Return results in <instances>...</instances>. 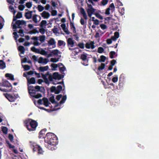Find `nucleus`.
I'll return each mask as SVG.
<instances>
[{
    "label": "nucleus",
    "mask_w": 159,
    "mask_h": 159,
    "mask_svg": "<svg viewBox=\"0 0 159 159\" xmlns=\"http://www.w3.org/2000/svg\"><path fill=\"white\" fill-rule=\"evenodd\" d=\"M39 32H40L42 34H44L45 33V30L43 27L39 29Z\"/></svg>",
    "instance_id": "54"
},
{
    "label": "nucleus",
    "mask_w": 159,
    "mask_h": 159,
    "mask_svg": "<svg viewBox=\"0 0 159 159\" xmlns=\"http://www.w3.org/2000/svg\"><path fill=\"white\" fill-rule=\"evenodd\" d=\"M52 103L53 105L52 106V107L51 108V109L50 110L48 109H46L44 108L43 107H40L39 109H43L44 110H46L48 112H49V111H57L58 109H60V107H57L59 106H60L61 104L64 103L66 100H61V101L59 103H58L57 102L55 101V100H49Z\"/></svg>",
    "instance_id": "3"
},
{
    "label": "nucleus",
    "mask_w": 159,
    "mask_h": 159,
    "mask_svg": "<svg viewBox=\"0 0 159 159\" xmlns=\"http://www.w3.org/2000/svg\"><path fill=\"white\" fill-rule=\"evenodd\" d=\"M104 51V48L102 47H99L98 48V52L99 53H101L103 52Z\"/></svg>",
    "instance_id": "48"
},
{
    "label": "nucleus",
    "mask_w": 159,
    "mask_h": 159,
    "mask_svg": "<svg viewBox=\"0 0 159 159\" xmlns=\"http://www.w3.org/2000/svg\"><path fill=\"white\" fill-rule=\"evenodd\" d=\"M108 0H102L101 2V5L105 6L108 2Z\"/></svg>",
    "instance_id": "47"
},
{
    "label": "nucleus",
    "mask_w": 159,
    "mask_h": 159,
    "mask_svg": "<svg viewBox=\"0 0 159 159\" xmlns=\"http://www.w3.org/2000/svg\"><path fill=\"white\" fill-rule=\"evenodd\" d=\"M49 67L48 66H40L38 69V70L41 72H44L48 70Z\"/></svg>",
    "instance_id": "22"
},
{
    "label": "nucleus",
    "mask_w": 159,
    "mask_h": 159,
    "mask_svg": "<svg viewBox=\"0 0 159 159\" xmlns=\"http://www.w3.org/2000/svg\"><path fill=\"white\" fill-rule=\"evenodd\" d=\"M47 129H42L39 133V135H43L45 134Z\"/></svg>",
    "instance_id": "49"
},
{
    "label": "nucleus",
    "mask_w": 159,
    "mask_h": 159,
    "mask_svg": "<svg viewBox=\"0 0 159 159\" xmlns=\"http://www.w3.org/2000/svg\"><path fill=\"white\" fill-rule=\"evenodd\" d=\"M25 126L30 131H33L35 130L38 126V123L31 119H29L25 121Z\"/></svg>",
    "instance_id": "2"
},
{
    "label": "nucleus",
    "mask_w": 159,
    "mask_h": 159,
    "mask_svg": "<svg viewBox=\"0 0 159 159\" xmlns=\"http://www.w3.org/2000/svg\"><path fill=\"white\" fill-rule=\"evenodd\" d=\"M49 61L47 58H44L42 57L39 58L38 60V62L39 64H47Z\"/></svg>",
    "instance_id": "11"
},
{
    "label": "nucleus",
    "mask_w": 159,
    "mask_h": 159,
    "mask_svg": "<svg viewBox=\"0 0 159 159\" xmlns=\"http://www.w3.org/2000/svg\"><path fill=\"white\" fill-rule=\"evenodd\" d=\"M52 31L53 33L55 34L58 33V28H55V26H54V28L52 29Z\"/></svg>",
    "instance_id": "51"
},
{
    "label": "nucleus",
    "mask_w": 159,
    "mask_h": 159,
    "mask_svg": "<svg viewBox=\"0 0 159 159\" xmlns=\"http://www.w3.org/2000/svg\"><path fill=\"white\" fill-rule=\"evenodd\" d=\"M28 92L31 96L35 98H39L42 96L40 93H37L36 94V91L35 89L29 90Z\"/></svg>",
    "instance_id": "6"
},
{
    "label": "nucleus",
    "mask_w": 159,
    "mask_h": 159,
    "mask_svg": "<svg viewBox=\"0 0 159 159\" xmlns=\"http://www.w3.org/2000/svg\"><path fill=\"white\" fill-rule=\"evenodd\" d=\"M105 67V64L102 63L100 66H99L98 68V70H103Z\"/></svg>",
    "instance_id": "45"
},
{
    "label": "nucleus",
    "mask_w": 159,
    "mask_h": 159,
    "mask_svg": "<svg viewBox=\"0 0 159 159\" xmlns=\"http://www.w3.org/2000/svg\"><path fill=\"white\" fill-rule=\"evenodd\" d=\"M100 27L103 30H105L107 28L106 25L104 24H101L100 25Z\"/></svg>",
    "instance_id": "62"
},
{
    "label": "nucleus",
    "mask_w": 159,
    "mask_h": 159,
    "mask_svg": "<svg viewBox=\"0 0 159 159\" xmlns=\"http://www.w3.org/2000/svg\"><path fill=\"white\" fill-rule=\"evenodd\" d=\"M28 82L29 84H35L36 83L35 79L33 77H31L30 79L28 80Z\"/></svg>",
    "instance_id": "25"
},
{
    "label": "nucleus",
    "mask_w": 159,
    "mask_h": 159,
    "mask_svg": "<svg viewBox=\"0 0 159 159\" xmlns=\"http://www.w3.org/2000/svg\"><path fill=\"white\" fill-rule=\"evenodd\" d=\"M38 39V37L37 36H33L31 38L32 40H34L33 44L35 46H38L41 44V43H39L37 41Z\"/></svg>",
    "instance_id": "12"
},
{
    "label": "nucleus",
    "mask_w": 159,
    "mask_h": 159,
    "mask_svg": "<svg viewBox=\"0 0 159 159\" xmlns=\"http://www.w3.org/2000/svg\"><path fill=\"white\" fill-rule=\"evenodd\" d=\"M37 16H38V15L35 14V15H34L32 17V20L35 23L37 24L38 23V22L37 20Z\"/></svg>",
    "instance_id": "33"
},
{
    "label": "nucleus",
    "mask_w": 159,
    "mask_h": 159,
    "mask_svg": "<svg viewBox=\"0 0 159 159\" xmlns=\"http://www.w3.org/2000/svg\"><path fill=\"white\" fill-rule=\"evenodd\" d=\"M9 8L10 10V11L13 13L14 15L16 12V11L15 10L14 8L12 7L11 6L9 7Z\"/></svg>",
    "instance_id": "58"
},
{
    "label": "nucleus",
    "mask_w": 159,
    "mask_h": 159,
    "mask_svg": "<svg viewBox=\"0 0 159 159\" xmlns=\"http://www.w3.org/2000/svg\"><path fill=\"white\" fill-rule=\"evenodd\" d=\"M49 100H38L36 102V100H34V104L39 108L41 107L39 106L43 104L46 107H52L51 103L48 101Z\"/></svg>",
    "instance_id": "5"
},
{
    "label": "nucleus",
    "mask_w": 159,
    "mask_h": 159,
    "mask_svg": "<svg viewBox=\"0 0 159 159\" xmlns=\"http://www.w3.org/2000/svg\"><path fill=\"white\" fill-rule=\"evenodd\" d=\"M44 141L48 144H52V145H57L58 143L57 136L53 133L51 132L46 134V139Z\"/></svg>",
    "instance_id": "1"
},
{
    "label": "nucleus",
    "mask_w": 159,
    "mask_h": 159,
    "mask_svg": "<svg viewBox=\"0 0 159 159\" xmlns=\"http://www.w3.org/2000/svg\"><path fill=\"white\" fill-rule=\"evenodd\" d=\"M4 96L7 99H9V98H12L13 99V97L12 94H8V93H4Z\"/></svg>",
    "instance_id": "32"
},
{
    "label": "nucleus",
    "mask_w": 159,
    "mask_h": 159,
    "mask_svg": "<svg viewBox=\"0 0 159 159\" xmlns=\"http://www.w3.org/2000/svg\"><path fill=\"white\" fill-rule=\"evenodd\" d=\"M51 61L53 62H56L58 61L59 58H52L51 59Z\"/></svg>",
    "instance_id": "61"
},
{
    "label": "nucleus",
    "mask_w": 159,
    "mask_h": 159,
    "mask_svg": "<svg viewBox=\"0 0 159 159\" xmlns=\"http://www.w3.org/2000/svg\"><path fill=\"white\" fill-rule=\"evenodd\" d=\"M124 80H123L122 79H120L119 80V85L120 86H122L123 84V82Z\"/></svg>",
    "instance_id": "63"
},
{
    "label": "nucleus",
    "mask_w": 159,
    "mask_h": 159,
    "mask_svg": "<svg viewBox=\"0 0 159 159\" xmlns=\"http://www.w3.org/2000/svg\"><path fill=\"white\" fill-rule=\"evenodd\" d=\"M8 138L11 142H12L13 141V136L12 135L10 134H9L8 135Z\"/></svg>",
    "instance_id": "60"
},
{
    "label": "nucleus",
    "mask_w": 159,
    "mask_h": 159,
    "mask_svg": "<svg viewBox=\"0 0 159 159\" xmlns=\"http://www.w3.org/2000/svg\"><path fill=\"white\" fill-rule=\"evenodd\" d=\"M6 143L8 145V146L10 148H13L15 147V146H14L12 145L8 141H6Z\"/></svg>",
    "instance_id": "59"
},
{
    "label": "nucleus",
    "mask_w": 159,
    "mask_h": 159,
    "mask_svg": "<svg viewBox=\"0 0 159 159\" xmlns=\"http://www.w3.org/2000/svg\"><path fill=\"white\" fill-rule=\"evenodd\" d=\"M95 16L98 18L100 19V20H102L103 19V17L98 12H96L94 14Z\"/></svg>",
    "instance_id": "42"
},
{
    "label": "nucleus",
    "mask_w": 159,
    "mask_h": 159,
    "mask_svg": "<svg viewBox=\"0 0 159 159\" xmlns=\"http://www.w3.org/2000/svg\"><path fill=\"white\" fill-rule=\"evenodd\" d=\"M43 151L42 148L39 146V148L38 149V152L39 154H43Z\"/></svg>",
    "instance_id": "53"
},
{
    "label": "nucleus",
    "mask_w": 159,
    "mask_h": 159,
    "mask_svg": "<svg viewBox=\"0 0 159 159\" xmlns=\"http://www.w3.org/2000/svg\"><path fill=\"white\" fill-rule=\"evenodd\" d=\"M115 8V7L114 3H111L109 6V7L106 9L105 14L107 15H110V10L113 12Z\"/></svg>",
    "instance_id": "7"
},
{
    "label": "nucleus",
    "mask_w": 159,
    "mask_h": 159,
    "mask_svg": "<svg viewBox=\"0 0 159 159\" xmlns=\"http://www.w3.org/2000/svg\"><path fill=\"white\" fill-rule=\"evenodd\" d=\"M53 79L55 80H60L64 77L63 75L58 74V72H54L53 74Z\"/></svg>",
    "instance_id": "9"
},
{
    "label": "nucleus",
    "mask_w": 159,
    "mask_h": 159,
    "mask_svg": "<svg viewBox=\"0 0 159 159\" xmlns=\"http://www.w3.org/2000/svg\"><path fill=\"white\" fill-rule=\"evenodd\" d=\"M23 68L25 70H28L30 69V66L27 65H25Z\"/></svg>",
    "instance_id": "56"
},
{
    "label": "nucleus",
    "mask_w": 159,
    "mask_h": 159,
    "mask_svg": "<svg viewBox=\"0 0 159 159\" xmlns=\"http://www.w3.org/2000/svg\"><path fill=\"white\" fill-rule=\"evenodd\" d=\"M116 54V52L113 51H111L109 53L110 57L112 59L114 58V56Z\"/></svg>",
    "instance_id": "46"
},
{
    "label": "nucleus",
    "mask_w": 159,
    "mask_h": 159,
    "mask_svg": "<svg viewBox=\"0 0 159 159\" xmlns=\"http://www.w3.org/2000/svg\"><path fill=\"white\" fill-rule=\"evenodd\" d=\"M16 24H14L12 25V28L13 29H16L17 28H22V26H20L21 20H18L16 21Z\"/></svg>",
    "instance_id": "8"
},
{
    "label": "nucleus",
    "mask_w": 159,
    "mask_h": 159,
    "mask_svg": "<svg viewBox=\"0 0 159 159\" xmlns=\"http://www.w3.org/2000/svg\"><path fill=\"white\" fill-rule=\"evenodd\" d=\"M51 66L53 68V70H56V69L58 65L57 64H52L51 65Z\"/></svg>",
    "instance_id": "55"
},
{
    "label": "nucleus",
    "mask_w": 159,
    "mask_h": 159,
    "mask_svg": "<svg viewBox=\"0 0 159 159\" xmlns=\"http://www.w3.org/2000/svg\"><path fill=\"white\" fill-rule=\"evenodd\" d=\"M39 145H33L32 146V148L33 149V152H34L35 151H38V149L39 148Z\"/></svg>",
    "instance_id": "36"
},
{
    "label": "nucleus",
    "mask_w": 159,
    "mask_h": 159,
    "mask_svg": "<svg viewBox=\"0 0 159 159\" xmlns=\"http://www.w3.org/2000/svg\"><path fill=\"white\" fill-rule=\"evenodd\" d=\"M6 67V63L2 60H0V69H3Z\"/></svg>",
    "instance_id": "23"
},
{
    "label": "nucleus",
    "mask_w": 159,
    "mask_h": 159,
    "mask_svg": "<svg viewBox=\"0 0 159 159\" xmlns=\"http://www.w3.org/2000/svg\"><path fill=\"white\" fill-rule=\"evenodd\" d=\"M66 70V68L64 66H63L62 67H59V70L61 73L65 71Z\"/></svg>",
    "instance_id": "57"
},
{
    "label": "nucleus",
    "mask_w": 159,
    "mask_h": 159,
    "mask_svg": "<svg viewBox=\"0 0 159 159\" xmlns=\"http://www.w3.org/2000/svg\"><path fill=\"white\" fill-rule=\"evenodd\" d=\"M59 52V51L58 50L56 49L52 50L51 52V53L52 54L56 55L58 54Z\"/></svg>",
    "instance_id": "43"
},
{
    "label": "nucleus",
    "mask_w": 159,
    "mask_h": 159,
    "mask_svg": "<svg viewBox=\"0 0 159 159\" xmlns=\"http://www.w3.org/2000/svg\"><path fill=\"white\" fill-rule=\"evenodd\" d=\"M55 44L56 42L54 39L53 38H51L48 41V44L49 46L54 45H55V46L54 47H53V48H54L56 47Z\"/></svg>",
    "instance_id": "19"
},
{
    "label": "nucleus",
    "mask_w": 159,
    "mask_h": 159,
    "mask_svg": "<svg viewBox=\"0 0 159 159\" xmlns=\"http://www.w3.org/2000/svg\"><path fill=\"white\" fill-rule=\"evenodd\" d=\"M18 50L21 53L24 54L25 52V49L24 46H20L18 48Z\"/></svg>",
    "instance_id": "27"
},
{
    "label": "nucleus",
    "mask_w": 159,
    "mask_h": 159,
    "mask_svg": "<svg viewBox=\"0 0 159 159\" xmlns=\"http://www.w3.org/2000/svg\"><path fill=\"white\" fill-rule=\"evenodd\" d=\"M67 43L68 47L70 46L71 47H73L74 46V41L72 38H69L67 40Z\"/></svg>",
    "instance_id": "14"
},
{
    "label": "nucleus",
    "mask_w": 159,
    "mask_h": 159,
    "mask_svg": "<svg viewBox=\"0 0 159 159\" xmlns=\"http://www.w3.org/2000/svg\"><path fill=\"white\" fill-rule=\"evenodd\" d=\"M40 14L43 17L44 19H48L50 16V14L49 13L45 11H43Z\"/></svg>",
    "instance_id": "16"
},
{
    "label": "nucleus",
    "mask_w": 159,
    "mask_h": 159,
    "mask_svg": "<svg viewBox=\"0 0 159 159\" xmlns=\"http://www.w3.org/2000/svg\"><path fill=\"white\" fill-rule=\"evenodd\" d=\"M32 11H28L25 12V16L27 19H30L31 18L32 16Z\"/></svg>",
    "instance_id": "18"
},
{
    "label": "nucleus",
    "mask_w": 159,
    "mask_h": 159,
    "mask_svg": "<svg viewBox=\"0 0 159 159\" xmlns=\"http://www.w3.org/2000/svg\"><path fill=\"white\" fill-rule=\"evenodd\" d=\"M47 22L46 20H42L40 23V26L41 28H43L44 26L47 25Z\"/></svg>",
    "instance_id": "30"
},
{
    "label": "nucleus",
    "mask_w": 159,
    "mask_h": 159,
    "mask_svg": "<svg viewBox=\"0 0 159 159\" xmlns=\"http://www.w3.org/2000/svg\"><path fill=\"white\" fill-rule=\"evenodd\" d=\"M39 54H40L42 55L46 56L47 55V52L43 49L42 48L41 50H40Z\"/></svg>",
    "instance_id": "34"
},
{
    "label": "nucleus",
    "mask_w": 159,
    "mask_h": 159,
    "mask_svg": "<svg viewBox=\"0 0 159 159\" xmlns=\"http://www.w3.org/2000/svg\"><path fill=\"white\" fill-rule=\"evenodd\" d=\"M57 145H52V144H48L47 146L45 145L47 148L51 151H53L57 148Z\"/></svg>",
    "instance_id": "20"
},
{
    "label": "nucleus",
    "mask_w": 159,
    "mask_h": 159,
    "mask_svg": "<svg viewBox=\"0 0 159 159\" xmlns=\"http://www.w3.org/2000/svg\"><path fill=\"white\" fill-rule=\"evenodd\" d=\"M125 9L124 8H122L119 10V11L122 15H123L125 13Z\"/></svg>",
    "instance_id": "64"
},
{
    "label": "nucleus",
    "mask_w": 159,
    "mask_h": 159,
    "mask_svg": "<svg viewBox=\"0 0 159 159\" xmlns=\"http://www.w3.org/2000/svg\"><path fill=\"white\" fill-rule=\"evenodd\" d=\"M106 57L103 55H102L100 57V59L98 60L99 62H104L106 60Z\"/></svg>",
    "instance_id": "28"
},
{
    "label": "nucleus",
    "mask_w": 159,
    "mask_h": 159,
    "mask_svg": "<svg viewBox=\"0 0 159 159\" xmlns=\"http://www.w3.org/2000/svg\"><path fill=\"white\" fill-rule=\"evenodd\" d=\"M64 44V45H65V43L64 41L61 40H59L58 41L57 43V45L58 46H62Z\"/></svg>",
    "instance_id": "38"
},
{
    "label": "nucleus",
    "mask_w": 159,
    "mask_h": 159,
    "mask_svg": "<svg viewBox=\"0 0 159 159\" xmlns=\"http://www.w3.org/2000/svg\"><path fill=\"white\" fill-rule=\"evenodd\" d=\"M62 88L61 86L60 85H58L57 87V88H56L57 90L56 91V94H59L60 93V91L62 90Z\"/></svg>",
    "instance_id": "31"
},
{
    "label": "nucleus",
    "mask_w": 159,
    "mask_h": 159,
    "mask_svg": "<svg viewBox=\"0 0 159 159\" xmlns=\"http://www.w3.org/2000/svg\"><path fill=\"white\" fill-rule=\"evenodd\" d=\"M38 33H39V31L37 30L36 29H33L32 30L29 31L28 33L31 34H33Z\"/></svg>",
    "instance_id": "35"
},
{
    "label": "nucleus",
    "mask_w": 159,
    "mask_h": 159,
    "mask_svg": "<svg viewBox=\"0 0 159 159\" xmlns=\"http://www.w3.org/2000/svg\"><path fill=\"white\" fill-rule=\"evenodd\" d=\"M35 90H37V92H40L43 93H44L45 90L44 87H40L39 86H36L35 87Z\"/></svg>",
    "instance_id": "13"
},
{
    "label": "nucleus",
    "mask_w": 159,
    "mask_h": 159,
    "mask_svg": "<svg viewBox=\"0 0 159 159\" xmlns=\"http://www.w3.org/2000/svg\"><path fill=\"white\" fill-rule=\"evenodd\" d=\"M56 88L55 87L52 86L50 88V91L51 92H54L56 94Z\"/></svg>",
    "instance_id": "50"
},
{
    "label": "nucleus",
    "mask_w": 159,
    "mask_h": 159,
    "mask_svg": "<svg viewBox=\"0 0 159 159\" xmlns=\"http://www.w3.org/2000/svg\"><path fill=\"white\" fill-rule=\"evenodd\" d=\"M22 17V13L19 12H18L16 16H14L13 19V22L16 21L17 19L20 18Z\"/></svg>",
    "instance_id": "17"
},
{
    "label": "nucleus",
    "mask_w": 159,
    "mask_h": 159,
    "mask_svg": "<svg viewBox=\"0 0 159 159\" xmlns=\"http://www.w3.org/2000/svg\"><path fill=\"white\" fill-rule=\"evenodd\" d=\"M95 9L93 8H90L88 9L87 10V13L89 16L91 17L92 15L95 11Z\"/></svg>",
    "instance_id": "15"
},
{
    "label": "nucleus",
    "mask_w": 159,
    "mask_h": 159,
    "mask_svg": "<svg viewBox=\"0 0 159 159\" xmlns=\"http://www.w3.org/2000/svg\"><path fill=\"white\" fill-rule=\"evenodd\" d=\"M37 8L39 12H41L44 9V7L41 5H38Z\"/></svg>",
    "instance_id": "40"
},
{
    "label": "nucleus",
    "mask_w": 159,
    "mask_h": 159,
    "mask_svg": "<svg viewBox=\"0 0 159 159\" xmlns=\"http://www.w3.org/2000/svg\"><path fill=\"white\" fill-rule=\"evenodd\" d=\"M70 29L73 30V33H75L76 32V28L74 25V23L70 21Z\"/></svg>",
    "instance_id": "24"
},
{
    "label": "nucleus",
    "mask_w": 159,
    "mask_h": 159,
    "mask_svg": "<svg viewBox=\"0 0 159 159\" xmlns=\"http://www.w3.org/2000/svg\"><path fill=\"white\" fill-rule=\"evenodd\" d=\"M1 86L6 88L2 89L0 87V90L2 91L9 92L11 91L12 89V87L11 84L6 80H2Z\"/></svg>",
    "instance_id": "4"
},
{
    "label": "nucleus",
    "mask_w": 159,
    "mask_h": 159,
    "mask_svg": "<svg viewBox=\"0 0 159 159\" xmlns=\"http://www.w3.org/2000/svg\"><path fill=\"white\" fill-rule=\"evenodd\" d=\"M94 43L93 41H91L90 43H87L85 44V47L88 49H94L95 46L94 45Z\"/></svg>",
    "instance_id": "10"
},
{
    "label": "nucleus",
    "mask_w": 159,
    "mask_h": 159,
    "mask_svg": "<svg viewBox=\"0 0 159 159\" xmlns=\"http://www.w3.org/2000/svg\"><path fill=\"white\" fill-rule=\"evenodd\" d=\"M2 130L4 134H7L8 129L6 127L2 126Z\"/></svg>",
    "instance_id": "37"
},
{
    "label": "nucleus",
    "mask_w": 159,
    "mask_h": 159,
    "mask_svg": "<svg viewBox=\"0 0 159 159\" xmlns=\"http://www.w3.org/2000/svg\"><path fill=\"white\" fill-rule=\"evenodd\" d=\"M31 50L36 53H39L40 49L36 48L35 47L33 46L31 48Z\"/></svg>",
    "instance_id": "29"
},
{
    "label": "nucleus",
    "mask_w": 159,
    "mask_h": 159,
    "mask_svg": "<svg viewBox=\"0 0 159 159\" xmlns=\"http://www.w3.org/2000/svg\"><path fill=\"white\" fill-rule=\"evenodd\" d=\"M26 7L28 8H30L32 6V3L31 2H27L26 3Z\"/></svg>",
    "instance_id": "52"
},
{
    "label": "nucleus",
    "mask_w": 159,
    "mask_h": 159,
    "mask_svg": "<svg viewBox=\"0 0 159 159\" xmlns=\"http://www.w3.org/2000/svg\"><path fill=\"white\" fill-rule=\"evenodd\" d=\"M5 75L6 77L9 78V79H8L11 80H14L13 75L9 73H6L5 74Z\"/></svg>",
    "instance_id": "26"
},
{
    "label": "nucleus",
    "mask_w": 159,
    "mask_h": 159,
    "mask_svg": "<svg viewBox=\"0 0 159 159\" xmlns=\"http://www.w3.org/2000/svg\"><path fill=\"white\" fill-rule=\"evenodd\" d=\"M81 59L84 61L87 60V56L86 54H82L81 56Z\"/></svg>",
    "instance_id": "41"
},
{
    "label": "nucleus",
    "mask_w": 159,
    "mask_h": 159,
    "mask_svg": "<svg viewBox=\"0 0 159 159\" xmlns=\"http://www.w3.org/2000/svg\"><path fill=\"white\" fill-rule=\"evenodd\" d=\"M80 12L84 18L85 20L87 19V16L84 10V9L82 7H81L80 9Z\"/></svg>",
    "instance_id": "21"
},
{
    "label": "nucleus",
    "mask_w": 159,
    "mask_h": 159,
    "mask_svg": "<svg viewBox=\"0 0 159 159\" xmlns=\"http://www.w3.org/2000/svg\"><path fill=\"white\" fill-rule=\"evenodd\" d=\"M39 40L41 42L44 41L45 39V35H43L39 36Z\"/></svg>",
    "instance_id": "44"
},
{
    "label": "nucleus",
    "mask_w": 159,
    "mask_h": 159,
    "mask_svg": "<svg viewBox=\"0 0 159 159\" xmlns=\"http://www.w3.org/2000/svg\"><path fill=\"white\" fill-rule=\"evenodd\" d=\"M4 22V20L3 19L1 16H0V30L3 27V25L2 23Z\"/></svg>",
    "instance_id": "39"
}]
</instances>
